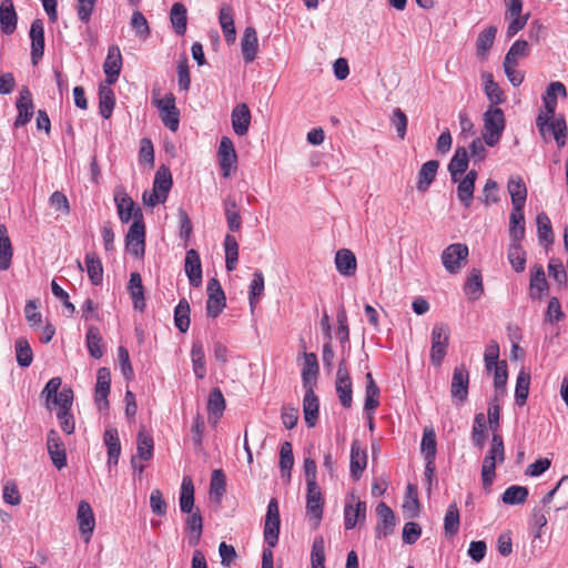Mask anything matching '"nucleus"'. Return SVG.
<instances>
[{
	"instance_id": "obj_16",
	"label": "nucleus",
	"mask_w": 568,
	"mask_h": 568,
	"mask_svg": "<svg viewBox=\"0 0 568 568\" xmlns=\"http://www.w3.org/2000/svg\"><path fill=\"white\" fill-rule=\"evenodd\" d=\"M122 68V55L119 47L111 45L108 50V55L103 63V71L105 73V82L111 85L116 82Z\"/></svg>"
},
{
	"instance_id": "obj_42",
	"label": "nucleus",
	"mask_w": 568,
	"mask_h": 568,
	"mask_svg": "<svg viewBox=\"0 0 568 568\" xmlns=\"http://www.w3.org/2000/svg\"><path fill=\"white\" fill-rule=\"evenodd\" d=\"M402 508L407 518H414L418 515L420 504L416 486L408 484Z\"/></svg>"
},
{
	"instance_id": "obj_1",
	"label": "nucleus",
	"mask_w": 568,
	"mask_h": 568,
	"mask_svg": "<svg viewBox=\"0 0 568 568\" xmlns=\"http://www.w3.org/2000/svg\"><path fill=\"white\" fill-rule=\"evenodd\" d=\"M505 460L504 440L500 434L495 433L491 437V444L486 453L481 466V481L484 489H490L496 477V465Z\"/></svg>"
},
{
	"instance_id": "obj_26",
	"label": "nucleus",
	"mask_w": 568,
	"mask_h": 568,
	"mask_svg": "<svg viewBox=\"0 0 568 568\" xmlns=\"http://www.w3.org/2000/svg\"><path fill=\"white\" fill-rule=\"evenodd\" d=\"M335 266L337 272L346 277L355 275L357 261L355 254L348 248H341L335 254Z\"/></svg>"
},
{
	"instance_id": "obj_52",
	"label": "nucleus",
	"mask_w": 568,
	"mask_h": 568,
	"mask_svg": "<svg viewBox=\"0 0 568 568\" xmlns=\"http://www.w3.org/2000/svg\"><path fill=\"white\" fill-rule=\"evenodd\" d=\"M85 339L89 354L95 359L101 358L103 356V349L101 345L102 336L99 328L97 326H90Z\"/></svg>"
},
{
	"instance_id": "obj_23",
	"label": "nucleus",
	"mask_w": 568,
	"mask_h": 568,
	"mask_svg": "<svg viewBox=\"0 0 568 568\" xmlns=\"http://www.w3.org/2000/svg\"><path fill=\"white\" fill-rule=\"evenodd\" d=\"M232 128L239 136L247 133L251 123V111L246 103H239L232 110Z\"/></svg>"
},
{
	"instance_id": "obj_44",
	"label": "nucleus",
	"mask_w": 568,
	"mask_h": 568,
	"mask_svg": "<svg viewBox=\"0 0 568 568\" xmlns=\"http://www.w3.org/2000/svg\"><path fill=\"white\" fill-rule=\"evenodd\" d=\"M542 101L544 110H540L536 118V125L539 131H544L542 126H546L548 120L556 118L555 111L557 106V97L548 95L545 93L542 95Z\"/></svg>"
},
{
	"instance_id": "obj_2",
	"label": "nucleus",
	"mask_w": 568,
	"mask_h": 568,
	"mask_svg": "<svg viewBox=\"0 0 568 568\" xmlns=\"http://www.w3.org/2000/svg\"><path fill=\"white\" fill-rule=\"evenodd\" d=\"M62 379L52 377L41 392V396L45 398L47 407L50 403L59 408V410H71L73 404V390L70 387H63L60 392Z\"/></svg>"
},
{
	"instance_id": "obj_57",
	"label": "nucleus",
	"mask_w": 568,
	"mask_h": 568,
	"mask_svg": "<svg viewBox=\"0 0 568 568\" xmlns=\"http://www.w3.org/2000/svg\"><path fill=\"white\" fill-rule=\"evenodd\" d=\"M529 44L526 40H516L505 55L504 64H517L519 58L527 57Z\"/></svg>"
},
{
	"instance_id": "obj_60",
	"label": "nucleus",
	"mask_w": 568,
	"mask_h": 568,
	"mask_svg": "<svg viewBox=\"0 0 568 568\" xmlns=\"http://www.w3.org/2000/svg\"><path fill=\"white\" fill-rule=\"evenodd\" d=\"M225 409V399L220 388H213L207 399V412L219 419Z\"/></svg>"
},
{
	"instance_id": "obj_29",
	"label": "nucleus",
	"mask_w": 568,
	"mask_h": 568,
	"mask_svg": "<svg viewBox=\"0 0 568 568\" xmlns=\"http://www.w3.org/2000/svg\"><path fill=\"white\" fill-rule=\"evenodd\" d=\"M258 48L256 30L253 27H246L241 39V50L246 63L255 60Z\"/></svg>"
},
{
	"instance_id": "obj_56",
	"label": "nucleus",
	"mask_w": 568,
	"mask_h": 568,
	"mask_svg": "<svg viewBox=\"0 0 568 568\" xmlns=\"http://www.w3.org/2000/svg\"><path fill=\"white\" fill-rule=\"evenodd\" d=\"M497 28L494 26L488 27L487 29L479 33L476 41L477 54L479 57H486V54L488 53L494 43Z\"/></svg>"
},
{
	"instance_id": "obj_51",
	"label": "nucleus",
	"mask_w": 568,
	"mask_h": 568,
	"mask_svg": "<svg viewBox=\"0 0 568 568\" xmlns=\"http://www.w3.org/2000/svg\"><path fill=\"white\" fill-rule=\"evenodd\" d=\"M174 324L181 333L187 332L190 327V304L182 298L174 310Z\"/></svg>"
},
{
	"instance_id": "obj_33",
	"label": "nucleus",
	"mask_w": 568,
	"mask_h": 568,
	"mask_svg": "<svg viewBox=\"0 0 568 568\" xmlns=\"http://www.w3.org/2000/svg\"><path fill=\"white\" fill-rule=\"evenodd\" d=\"M366 452L361 448L357 440H354L351 447V475L355 480L359 479L366 467Z\"/></svg>"
},
{
	"instance_id": "obj_63",
	"label": "nucleus",
	"mask_w": 568,
	"mask_h": 568,
	"mask_svg": "<svg viewBox=\"0 0 568 568\" xmlns=\"http://www.w3.org/2000/svg\"><path fill=\"white\" fill-rule=\"evenodd\" d=\"M136 449L138 458L142 460H150L153 455V439L150 435L145 434L143 430H141L138 434V440H136Z\"/></svg>"
},
{
	"instance_id": "obj_21",
	"label": "nucleus",
	"mask_w": 568,
	"mask_h": 568,
	"mask_svg": "<svg viewBox=\"0 0 568 568\" xmlns=\"http://www.w3.org/2000/svg\"><path fill=\"white\" fill-rule=\"evenodd\" d=\"M376 513L379 518L376 527V537L381 539L393 534L396 518L393 510L385 503L377 505Z\"/></svg>"
},
{
	"instance_id": "obj_45",
	"label": "nucleus",
	"mask_w": 568,
	"mask_h": 568,
	"mask_svg": "<svg viewBox=\"0 0 568 568\" xmlns=\"http://www.w3.org/2000/svg\"><path fill=\"white\" fill-rule=\"evenodd\" d=\"M85 266L88 276L93 285H99L103 280V266L99 256L93 253H87L85 255Z\"/></svg>"
},
{
	"instance_id": "obj_3",
	"label": "nucleus",
	"mask_w": 568,
	"mask_h": 568,
	"mask_svg": "<svg viewBox=\"0 0 568 568\" xmlns=\"http://www.w3.org/2000/svg\"><path fill=\"white\" fill-rule=\"evenodd\" d=\"M505 129V115L500 108L490 106L484 113L483 139L488 146H495Z\"/></svg>"
},
{
	"instance_id": "obj_11",
	"label": "nucleus",
	"mask_w": 568,
	"mask_h": 568,
	"mask_svg": "<svg viewBox=\"0 0 568 568\" xmlns=\"http://www.w3.org/2000/svg\"><path fill=\"white\" fill-rule=\"evenodd\" d=\"M114 201L122 223H128L131 219H134V221L143 220L141 209L135 207V203L125 192L116 191Z\"/></svg>"
},
{
	"instance_id": "obj_19",
	"label": "nucleus",
	"mask_w": 568,
	"mask_h": 568,
	"mask_svg": "<svg viewBox=\"0 0 568 568\" xmlns=\"http://www.w3.org/2000/svg\"><path fill=\"white\" fill-rule=\"evenodd\" d=\"M544 131H539L545 141H548L547 134L552 135L559 148L565 146L567 139V124L565 116L559 114L556 118L547 121Z\"/></svg>"
},
{
	"instance_id": "obj_47",
	"label": "nucleus",
	"mask_w": 568,
	"mask_h": 568,
	"mask_svg": "<svg viewBox=\"0 0 568 568\" xmlns=\"http://www.w3.org/2000/svg\"><path fill=\"white\" fill-rule=\"evenodd\" d=\"M99 100L100 114L102 115V118L109 119L112 114L115 103L114 93L109 84L100 85Z\"/></svg>"
},
{
	"instance_id": "obj_48",
	"label": "nucleus",
	"mask_w": 568,
	"mask_h": 568,
	"mask_svg": "<svg viewBox=\"0 0 568 568\" xmlns=\"http://www.w3.org/2000/svg\"><path fill=\"white\" fill-rule=\"evenodd\" d=\"M465 294L471 300H478L484 292L481 273L477 268H473L469 276L466 280L464 286Z\"/></svg>"
},
{
	"instance_id": "obj_35",
	"label": "nucleus",
	"mask_w": 568,
	"mask_h": 568,
	"mask_svg": "<svg viewBox=\"0 0 568 568\" xmlns=\"http://www.w3.org/2000/svg\"><path fill=\"white\" fill-rule=\"evenodd\" d=\"M468 161L467 150L464 146H458L448 164V171L453 182H457L458 175L465 173L468 168Z\"/></svg>"
},
{
	"instance_id": "obj_36",
	"label": "nucleus",
	"mask_w": 568,
	"mask_h": 568,
	"mask_svg": "<svg viewBox=\"0 0 568 568\" xmlns=\"http://www.w3.org/2000/svg\"><path fill=\"white\" fill-rule=\"evenodd\" d=\"M191 361L195 376L199 379H203L206 375V363L204 347L200 341H195L192 344Z\"/></svg>"
},
{
	"instance_id": "obj_40",
	"label": "nucleus",
	"mask_w": 568,
	"mask_h": 568,
	"mask_svg": "<svg viewBox=\"0 0 568 568\" xmlns=\"http://www.w3.org/2000/svg\"><path fill=\"white\" fill-rule=\"evenodd\" d=\"M220 23L226 42L233 43L236 39L233 12L230 6H223L220 10Z\"/></svg>"
},
{
	"instance_id": "obj_8",
	"label": "nucleus",
	"mask_w": 568,
	"mask_h": 568,
	"mask_svg": "<svg viewBox=\"0 0 568 568\" xmlns=\"http://www.w3.org/2000/svg\"><path fill=\"white\" fill-rule=\"evenodd\" d=\"M468 257V247L456 243L446 247L442 254V261L449 273H457Z\"/></svg>"
},
{
	"instance_id": "obj_61",
	"label": "nucleus",
	"mask_w": 568,
	"mask_h": 568,
	"mask_svg": "<svg viewBox=\"0 0 568 568\" xmlns=\"http://www.w3.org/2000/svg\"><path fill=\"white\" fill-rule=\"evenodd\" d=\"M537 233L540 242L551 244L554 242V233L549 217L541 212L537 215Z\"/></svg>"
},
{
	"instance_id": "obj_46",
	"label": "nucleus",
	"mask_w": 568,
	"mask_h": 568,
	"mask_svg": "<svg viewBox=\"0 0 568 568\" xmlns=\"http://www.w3.org/2000/svg\"><path fill=\"white\" fill-rule=\"evenodd\" d=\"M186 8L183 3L176 2L172 6L171 12H170V20L172 23V27L174 28V31L179 36H183L186 31Z\"/></svg>"
},
{
	"instance_id": "obj_25",
	"label": "nucleus",
	"mask_w": 568,
	"mask_h": 568,
	"mask_svg": "<svg viewBox=\"0 0 568 568\" xmlns=\"http://www.w3.org/2000/svg\"><path fill=\"white\" fill-rule=\"evenodd\" d=\"M507 191L511 199L513 207L520 210L525 207L527 200V187L519 175H511L507 183Z\"/></svg>"
},
{
	"instance_id": "obj_31",
	"label": "nucleus",
	"mask_w": 568,
	"mask_h": 568,
	"mask_svg": "<svg viewBox=\"0 0 568 568\" xmlns=\"http://www.w3.org/2000/svg\"><path fill=\"white\" fill-rule=\"evenodd\" d=\"M17 13L12 0H2L0 4V29L4 34H12L17 29Z\"/></svg>"
},
{
	"instance_id": "obj_28",
	"label": "nucleus",
	"mask_w": 568,
	"mask_h": 568,
	"mask_svg": "<svg viewBox=\"0 0 568 568\" xmlns=\"http://www.w3.org/2000/svg\"><path fill=\"white\" fill-rule=\"evenodd\" d=\"M549 285L541 265H535L530 276L529 295L532 300H541L548 292Z\"/></svg>"
},
{
	"instance_id": "obj_30",
	"label": "nucleus",
	"mask_w": 568,
	"mask_h": 568,
	"mask_svg": "<svg viewBox=\"0 0 568 568\" xmlns=\"http://www.w3.org/2000/svg\"><path fill=\"white\" fill-rule=\"evenodd\" d=\"M318 397L316 396L314 388H305V395L303 399V413L304 419L308 427H314L318 418Z\"/></svg>"
},
{
	"instance_id": "obj_64",
	"label": "nucleus",
	"mask_w": 568,
	"mask_h": 568,
	"mask_svg": "<svg viewBox=\"0 0 568 568\" xmlns=\"http://www.w3.org/2000/svg\"><path fill=\"white\" fill-rule=\"evenodd\" d=\"M264 292V276L261 271H255L253 274V280L250 285V306L253 311L255 307L256 300L263 295Z\"/></svg>"
},
{
	"instance_id": "obj_9",
	"label": "nucleus",
	"mask_w": 568,
	"mask_h": 568,
	"mask_svg": "<svg viewBox=\"0 0 568 568\" xmlns=\"http://www.w3.org/2000/svg\"><path fill=\"white\" fill-rule=\"evenodd\" d=\"M206 291V313L207 316L215 318L225 307V294L216 278H211L207 282Z\"/></svg>"
},
{
	"instance_id": "obj_12",
	"label": "nucleus",
	"mask_w": 568,
	"mask_h": 568,
	"mask_svg": "<svg viewBox=\"0 0 568 568\" xmlns=\"http://www.w3.org/2000/svg\"><path fill=\"white\" fill-rule=\"evenodd\" d=\"M77 521L84 541L89 542L95 528V518L90 504L81 500L77 509Z\"/></svg>"
},
{
	"instance_id": "obj_17",
	"label": "nucleus",
	"mask_w": 568,
	"mask_h": 568,
	"mask_svg": "<svg viewBox=\"0 0 568 568\" xmlns=\"http://www.w3.org/2000/svg\"><path fill=\"white\" fill-rule=\"evenodd\" d=\"M47 448L52 460V464L58 468L62 469L67 466V454L64 444L62 443L59 434L51 429L47 438Z\"/></svg>"
},
{
	"instance_id": "obj_59",
	"label": "nucleus",
	"mask_w": 568,
	"mask_h": 568,
	"mask_svg": "<svg viewBox=\"0 0 568 568\" xmlns=\"http://www.w3.org/2000/svg\"><path fill=\"white\" fill-rule=\"evenodd\" d=\"M311 568H325V541L322 536H317L313 540Z\"/></svg>"
},
{
	"instance_id": "obj_53",
	"label": "nucleus",
	"mask_w": 568,
	"mask_h": 568,
	"mask_svg": "<svg viewBox=\"0 0 568 568\" xmlns=\"http://www.w3.org/2000/svg\"><path fill=\"white\" fill-rule=\"evenodd\" d=\"M508 260L511 264L513 268L520 273L525 270L526 266V253L523 250L520 242L510 241L508 248Z\"/></svg>"
},
{
	"instance_id": "obj_18",
	"label": "nucleus",
	"mask_w": 568,
	"mask_h": 568,
	"mask_svg": "<svg viewBox=\"0 0 568 568\" xmlns=\"http://www.w3.org/2000/svg\"><path fill=\"white\" fill-rule=\"evenodd\" d=\"M111 385V374L109 368L101 367L98 369L97 374V385H95V403L100 410L108 409L109 400L108 396L110 393Z\"/></svg>"
},
{
	"instance_id": "obj_50",
	"label": "nucleus",
	"mask_w": 568,
	"mask_h": 568,
	"mask_svg": "<svg viewBox=\"0 0 568 568\" xmlns=\"http://www.w3.org/2000/svg\"><path fill=\"white\" fill-rule=\"evenodd\" d=\"M294 465L293 448L290 442H284L280 450V469L281 476L290 480L291 470Z\"/></svg>"
},
{
	"instance_id": "obj_20",
	"label": "nucleus",
	"mask_w": 568,
	"mask_h": 568,
	"mask_svg": "<svg viewBox=\"0 0 568 568\" xmlns=\"http://www.w3.org/2000/svg\"><path fill=\"white\" fill-rule=\"evenodd\" d=\"M31 39V60L36 65L39 60L43 57L44 52V28L43 22L40 19H36L31 23L30 28Z\"/></svg>"
},
{
	"instance_id": "obj_62",
	"label": "nucleus",
	"mask_w": 568,
	"mask_h": 568,
	"mask_svg": "<svg viewBox=\"0 0 568 568\" xmlns=\"http://www.w3.org/2000/svg\"><path fill=\"white\" fill-rule=\"evenodd\" d=\"M16 354L17 362L21 367H28L31 365L33 353L29 342L26 338L20 337L16 341Z\"/></svg>"
},
{
	"instance_id": "obj_6",
	"label": "nucleus",
	"mask_w": 568,
	"mask_h": 568,
	"mask_svg": "<svg viewBox=\"0 0 568 568\" xmlns=\"http://www.w3.org/2000/svg\"><path fill=\"white\" fill-rule=\"evenodd\" d=\"M280 524L278 503L272 498L267 506L264 525V540L270 548L275 547L278 541Z\"/></svg>"
},
{
	"instance_id": "obj_14",
	"label": "nucleus",
	"mask_w": 568,
	"mask_h": 568,
	"mask_svg": "<svg viewBox=\"0 0 568 568\" xmlns=\"http://www.w3.org/2000/svg\"><path fill=\"white\" fill-rule=\"evenodd\" d=\"M469 373L465 365L456 366L452 377V397L465 402L468 397Z\"/></svg>"
},
{
	"instance_id": "obj_39",
	"label": "nucleus",
	"mask_w": 568,
	"mask_h": 568,
	"mask_svg": "<svg viewBox=\"0 0 568 568\" xmlns=\"http://www.w3.org/2000/svg\"><path fill=\"white\" fill-rule=\"evenodd\" d=\"M509 236L513 242H520L525 236L524 209L513 207L509 219Z\"/></svg>"
},
{
	"instance_id": "obj_55",
	"label": "nucleus",
	"mask_w": 568,
	"mask_h": 568,
	"mask_svg": "<svg viewBox=\"0 0 568 568\" xmlns=\"http://www.w3.org/2000/svg\"><path fill=\"white\" fill-rule=\"evenodd\" d=\"M172 187V175L170 170L162 165L155 173L153 190L161 193L162 195H166Z\"/></svg>"
},
{
	"instance_id": "obj_27",
	"label": "nucleus",
	"mask_w": 568,
	"mask_h": 568,
	"mask_svg": "<svg viewBox=\"0 0 568 568\" xmlns=\"http://www.w3.org/2000/svg\"><path fill=\"white\" fill-rule=\"evenodd\" d=\"M184 268L190 284L199 287L202 283V266L200 255L194 248L186 252Z\"/></svg>"
},
{
	"instance_id": "obj_5",
	"label": "nucleus",
	"mask_w": 568,
	"mask_h": 568,
	"mask_svg": "<svg viewBox=\"0 0 568 568\" xmlns=\"http://www.w3.org/2000/svg\"><path fill=\"white\" fill-rule=\"evenodd\" d=\"M335 389L341 405L345 408H351L353 403V383L347 369L346 359L344 358L338 364Z\"/></svg>"
},
{
	"instance_id": "obj_24",
	"label": "nucleus",
	"mask_w": 568,
	"mask_h": 568,
	"mask_svg": "<svg viewBox=\"0 0 568 568\" xmlns=\"http://www.w3.org/2000/svg\"><path fill=\"white\" fill-rule=\"evenodd\" d=\"M478 173L475 170H470L464 179H458L457 197L465 207H469L474 200L475 182Z\"/></svg>"
},
{
	"instance_id": "obj_34",
	"label": "nucleus",
	"mask_w": 568,
	"mask_h": 568,
	"mask_svg": "<svg viewBox=\"0 0 568 568\" xmlns=\"http://www.w3.org/2000/svg\"><path fill=\"white\" fill-rule=\"evenodd\" d=\"M104 444L108 447V466H115L121 454V444L115 428H108L104 432Z\"/></svg>"
},
{
	"instance_id": "obj_22",
	"label": "nucleus",
	"mask_w": 568,
	"mask_h": 568,
	"mask_svg": "<svg viewBox=\"0 0 568 568\" xmlns=\"http://www.w3.org/2000/svg\"><path fill=\"white\" fill-rule=\"evenodd\" d=\"M302 382L304 388H315L320 372L317 356L314 353H303Z\"/></svg>"
},
{
	"instance_id": "obj_49",
	"label": "nucleus",
	"mask_w": 568,
	"mask_h": 568,
	"mask_svg": "<svg viewBox=\"0 0 568 568\" xmlns=\"http://www.w3.org/2000/svg\"><path fill=\"white\" fill-rule=\"evenodd\" d=\"M530 373L521 369L517 376L515 388V400L518 406H524L527 402L530 385Z\"/></svg>"
},
{
	"instance_id": "obj_10",
	"label": "nucleus",
	"mask_w": 568,
	"mask_h": 568,
	"mask_svg": "<svg viewBox=\"0 0 568 568\" xmlns=\"http://www.w3.org/2000/svg\"><path fill=\"white\" fill-rule=\"evenodd\" d=\"M219 163L224 178H229L233 169L236 168L237 154L232 140L223 136L220 141L217 151Z\"/></svg>"
},
{
	"instance_id": "obj_7",
	"label": "nucleus",
	"mask_w": 568,
	"mask_h": 568,
	"mask_svg": "<svg viewBox=\"0 0 568 568\" xmlns=\"http://www.w3.org/2000/svg\"><path fill=\"white\" fill-rule=\"evenodd\" d=\"M126 250L135 257H142L145 251V226L143 220L133 221L125 236Z\"/></svg>"
},
{
	"instance_id": "obj_32",
	"label": "nucleus",
	"mask_w": 568,
	"mask_h": 568,
	"mask_svg": "<svg viewBox=\"0 0 568 568\" xmlns=\"http://www.w3.org/2000/svg\"><path fill=\"white\" fill-rule=\"evenodd\" d=\"M128 290L132 298L134 310L143 312L145 308L144 290L142 277L138 272L131 273Z\"/></svg>"
},
{
	"instance_id": "obj_15",
	"label": "nucleus",
	"mask_w": 568,
	"mask_h": 568,
	"mask_svg": "<svg viewBox=\"0 0 568 568\" xmlns=\"http://www.w3.org/2000/svg\"><path fill=\"white\" fill-rule=\"evenodd\" d=\"M18 116L14 121V128L24 126L33 116L34 105L32 102V94L28 88L20 90L19 99L17 100Z\"/></svg>"
},
{
	"instance_id": "obj_13",
	"label": "nucleus",
	"mask_w": 568,
	"mask_h": 568,
	"mask_svg": "<svg viewBox=\"0 0 568 568\" xmlns=\"http://www.w3.org/2000/svg\"><path fill=\"white\" fill-rule=\"evenodd\" d=\"M306 487V511L314 521V527H317L323 516L324 499L318 484Z\"/></svg>"
},
{
	"instance_id": "obj_37",
	"label": "nucleus",
	"mask_w": 568,
	"mask_h": 568,
	"mask_svg": "<svg viewBox=\"0 0 568 568\" xmlns=\"http://www.w3.org/2000/svg\"><path fill=\"white\" fill-rule=\"evenodd\" d=\"M366 503L358 500L355 506L346 504L345 506V528L353 529L357 523L366 518Z\"/></svg>"
},
{
	"instance_id": "obj_58",
	"label": "nucleus",
	"mask_w": 568,
	"mask_h": 568,
	"mask_svg": "<svg viewBox=\"0 0 568 568\" xmlns=\"http://www.w3.org/2000/svg\"><path fill=\"white\" fill-rule=\"evenodd\" d=\"M225 207V217L227 222V226L230 231L235 232L239 231L242 224L241 215L237 211V204L235 200L227 197L224 201Z\"/></svg>"
},
{
	"instance_id": "obj_43",
	"label": "nucleus",
	"mask_w": 568,
	"mask_h": 568,
	"mask_svg": "<svg viewBox=\"0 0 568 568\" xmlns=\"http://www.w3.org/2000/svg\"><path fill=\"white\" fill-rule=\"evenodd\" d=\"M226 490V478L222 469H214L210 483V497L217 505Z\"/></svg>"
},
{
	"instance_id": "obj_4",
	"label": "nucleus",
	"mask_w": 568,
	"mask_h": 568,
	"mask_svg": "<svg viewBox=\"0 0 568 568\" xmlns=\"http://www.w3.org/2000/svg\"><path fill=\"white\" fill-rule=\"evenodd\" d=\"M449 327L446 324H436L432 332L430 361L433 365L439 366L447 353L449 343Z\"/></svg>"
},
{
	"instance_id": "obj_54",
	"label": "nucleus",
	"mask_w": 568,
	"mask_h": 568,
	"mask_svg": "<svg viewBox=\"0 0 568 568\" xmlns=\"http://www.w3.org/2000/svg\"><path fill=\"white\" fill-rule=\"evenodd\" d=\"M528 489L524 486H510L508 487L503 496L501 500L506 505H521L527 500Z\"/></svg>"
},
{
	"instance_id": "obj_41",
	"label": "nucleus",
	"mask_w": 568,
	"mask_h": 568,
	"mask_svg": "<svg viewBox=\"0 0 568 568\" xmlns=\"http://www.w3.org/2000/svg\"><path fill=\"white\" fill-rule=\"evenodd\" d=\"M484 80V91L488 100L494 104L498 105L505 101L504 91L500 89L490 72H484L481 74Z\"/></svg>"
},
{
	"instance_id": "obj_38",
	"label": "nucleus",
	"mask_w": 568,
	"mask_h": 568,
	"mask_svg": "<svg viewBox=\"0 0 568 568\" xmlns=\"http://www.w3.org/2000/svg\"><path fill=\"white\" fill-rule=\"evenodd\" d=\"M180 509L184 514H191L194 507V485L190 477H184L180 491Z\"/></svg>"
}]
</instances>
